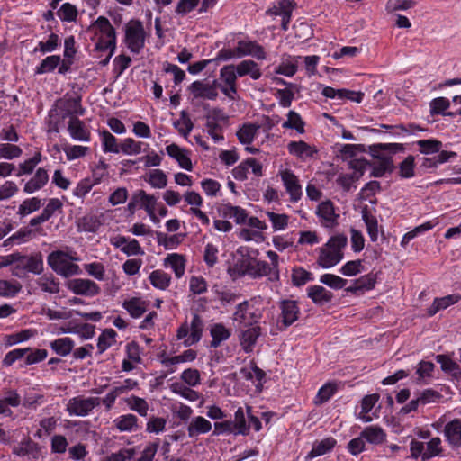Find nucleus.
<instances>
[{
  "instance_id": "nucleus-1",
  "label": "nucleus",
  "mask_w": 461,
  "mask_h": 461,
  "mask_svg": "<svg viewBox=\"0 0 461 461\" xmlns=\"http://www.w3.org/2000/svg\"><path fill=\"white\" fill-rule=\"evenodd\" d=\"M267 256L270 263L259 260L256 258H249L243 259L240 266L235 265L233 268H230V273H237L239 276H249L253 279H258L267 276L271 282L278 281L280 278L279 273V256L276 252L268 250Z\"/></svg>"
},
{
  "instance_id": "nucleus-2",
  "label": "nucleus",
  "mask_w": 461,
  "mask_h": 461,
  "mask_svg": "<svg viewBox=\"0 0 461 461\" xmlns=\"http://www.w3.org/2000/svg\"><path fill=\"white\" fill-rule=\"evenodd\" d=\"M404 146L401 143H377L368 147L369 154L377 159L376 163L373 164L371 176L382 177L385 173L393 172L394 166L391 156L384 154L388 152L395 154L404 151Z\"/></svg>"
},
{
  "instance_id": "nucleus-3",
  "label": "nucleus",
  "mask_w": 461,
  "mask_h": 461,
  "mask_svg": "<svg viewBox=\"0 0 461 461\" xmlns=\"http://www.w3.org/2000/svg\"><path fill=\"white\" fill-rule=\"evenodd\" d=\"M348 239L345 235H336L321 247L317 264L325 269L330 268L339 263L344 256L343 249L347 246Z\"/></svg>"
},
{
  "instance_id": "nucleus-4",
  "label": "nucleus",
  "mask_w": 461,
  "mask_h": 461,
  "mask_svg": "<svg viewBox=\"0 0 461 461\" xmlns=\"http://www.w3.org/2000/svg\"><path fill=\"white\" fill-rule=\"evenodd\" d=\"M94 26L100 32L99 39L95 44V50L109 51L107 57L100 61L102 66H105L109 63L116 48V32L110 21L104 16H99L95 22Z\"/></svg>"
},
{
  "instance_id": "nucleus-5",
  "label": "nucleus",
  "mask_w": 461,
  "mask_h": 461,
  "mask_svg": "<svg viewBox=\"0 0 461 461\" xmlns=\"http://www.w3.org/2000/svg\"><path fill=\"white\" fill-rule=\"evenodd\" d=\"M77 260L78 258L76 256V253L72 255L62 250L52 251L47 258V262L50 268L58 275L66 278L81 273L79 266L71 262Z\"/></svg>"
},
{
  "instance_id": "nucleus-6",
  "label": "nucleus",
  "mask_w": 461,
  "mask_h": 461,
  "mask_svg": "<svg viewBox=\"0 0 461 461\" xmlns=\"http://www.w3.org/2000/svg\"><path fill=\"white\" fill-rule=\"evenodd\" d=\"M17 260L12 267V275L18 278H24L27 273L41 275L43 272V258L41 252L32 255H23L16 252Z\"/></svg>"
},
{
  "instance_id": "nucleus-7",
  "label": "nucleus",
  "mask_w": 461,
  "mask_h": 461,
  "mask_svg": "<svg viewBox=\"0 0 461 461\" xmlns=\"http://www.w3.org/2000/svg\"><path fill=\"white\" fill-rule=\"evenodd\" d=\"M411 456L414 459L420 458L422 461L429 460L441 455L443 449L441 439L438 437L432 438L426 444L416 439L410 443Z\"/></svg>"
},
{
  "instance_id": "nucleus-8",
  "label": "nucleus",
  "mask_w": 461,
  "mask_h": 461,
  "mask_svg": "<svg viewBox=\"0 0 461 461\" xmlns=\"http://www.w3.org/2000/svg\"><path fill=\"white\" fill-rule=\"evenodd\" d=\"M146 33L139 20H131L125 25V44L134 54H139L145 45Z\"/></svg>"
},
{
  "instance_id": "nucleus-9",
  "label": "nucleus",
  "mask_w": 461,
  "mask_h": 461,
  "mask_svg": "<svg viewBox=\"0 0 461 461\" xmlns=\"http://www.w3.org/2000/svg\"><path fill=\"white\" fill-rule=\"evenodd\" d=\"M205 129L207 133L211 136L215 143L221 142L224 140L222 134L221 123L228 121V116L219 108H214L210 111L205 116Z\"/></svg>"
},
{
  "instance_id": "nucleus-10",
  "label": "nucleus",
  "mask_w": 461,
  "mask_h": 461,
  "mask_svg": "<svg viewBox=\"0 0 461 461\" xmlns=\"http://www.w3.org/2000/svg\"><path fill=\"white\" fill-rule=\"evenodd\" d=\"M100 403L101 399L98 397L84 398L83 396H76L69 399L66 410L70 416L85 417Z\"/></svg>"
},
{
  "instance_id": "nucleus-11",
  "label": "nucleus",
  "mask_w": 461,
  "mask_h": 461,
  "mask_svg": "<svg viewBox=\"0 0 461 461\" xmlns=\"http://www.w3.org/2000/svg\"><path fill=\"white\" fill-rule=\"evenodd\" d=\"M261 317V311L249 304L248 301L239 303L233 314L234 321L244 326L258 322Z\"/></svg>"
},
{
  "instance_id": "nucleus-12",
  "label": "nucleus",
  "mask_w": 461,
  "mask_h": 461,
  "mask_svg": "<svg viewBox=\"0 0 461 461\" xmlns=\"http://www.w3.org/2000/svg\"><path fill=\"white\" fill-rule=\"evenodd\" d=\"M67 287L77 295L94 297L100 294V286L93 280L86 278H74L67 282Z\"/></svg>"
},
{
  "instance_id": "nucleus-13",
  "label": "nucleus",
  "mask_w": 461,
  "mask_h": 461,
  "mask_svg": "<svg viewBox=\"0 0 461 461\" xmlns=\"http://www.w3.org/2000/svg\"><path fill=\"white\" fill-rule=\"evenodd\" d=\"M217 85V80H213L212 83L196 80L189 86L188 90L194 98L215 100L218 96Z\"/></svg>"
},
{
  "instance_id": "nucleus-14",
  "label": "nucleus",
  "mask_w": 461,
  "mask_h": 461,
  "mask_svg": "<svg viewBox=\"0 0 461 461\" xmlns=\"http://www.w3.org/2000/svg\"><path fill=\"white\" fill-rule=\"evenodd\" d=\"M280 176L286 192L290 195V201L293 203L298 202L303 193L297 176L290 169L281 171Z\"/></svg>"
},
{
  "instance_id": "nucleus-15",
  "label": "nucleus",
  "mask_w": 461,
  "mask_h": 461,
  "mask_svg": "<svg viewBox=\"0 0 461 461\" xmlns=\"http://www.w3.org/2000/svg\"><path fill=\"white\" fill-rule=\"evenodd\" d=\"M280 321L285 327L291 326L298 320L300 310L297 303L294 300H282L279 303Z\"/></svg>"
},
{
  "instance_id": "nucleus-16",
  "label": "nucleus",
  "mask_w": 461,
  "mask_h": 461,
  "mask_svg": "<svg viewBox=\"0 0 461 461\" xmlns=\"http://www.w3.org/2000/svg\"><path fill=\"white\" fill-rule=\"evenodd\" d=\"M238 58L252 56L258 60L266 59L264 48L256 41H239L237 42Z\"/></svg>"
},
{
  "instance_id": "nucleus-17",
  "label": "nucleus",
  "mask_w": 461,
  "mask_h": 461,
  "mask_svg": "<svg viewBox=\"0 0 461 461\" xmlns=\"http://www.w3.org/2000/svg\"><path fill=\"white\" fill-rule=\"evenodd\" d=\"M317 215L321 219V224L326 228H332L338 224L339 214L335 212V208L330 201H324L317 207Z\"/></svg>"
},
{
  "instance_id": "nucleus-18",
  "label": "nucleus",
  "mask_w": 461,
  "mask_h": 461,
  "mask_svg": "<svg viewBox=\"0 0 461 461\" xmlns=\"http://www.w3.org/2000/svg\"><path fill=\"white\" fill-rule=\"evenodd\" d=\"M68 131L70 137L78 141L88 142L90 140V131L86 127L83 121L77 116H71L68 122Z\"/></svg>"
},
{
  "instance_id": "nucleus-19",
  "label": "nucleus",
  "mask_w": 461,
  "mask_h": 461,
  "mask_svg": "<svg viewBox=\"0 0 461 461\" xmlns=\"http://www.w3.org/2000/svg\"><path fill=\"white\" fill-rule=\"evenodd\" d=\"M444 436L452 448L461 447V420L455 419L444 427Z\"/></svg>"
},
{
  "instance_id": "nucleus-20",
  "label": "nucleus",
  "mask_w": 461,
  "mask_h": 461,
  "mask_svg": "<svg viewBox=\"0 0 461 461\" xmlns=\"http://www.w3.org/2000/svg\"><path fill=\"white\" fill-rule=\"evenodd\" d=\"M376 283V274L368 273L353 281V284L346 288L348 293L358 294L372 290Z\"/></svg>"
},
{
  "instance_id": "nucleus-21",
  "label": "nucleus",
  "mask_w": 461,
  "mask_h": 461,
  "mask_svg": "<svg viewBox=\"0 0 461 461\" xmlns=\"http://www.w3.org/2000/svg\"><path fill=\"white\" fill-rule=\"evenodd\" d=\"M287 150L291 155L303 160L312 158L317 153L314 146H311L303 140L289 142L287 144Z\"/></svg>"
},
{
  "instance_id": "nucleus-22",
  "label": "nucleus",
  "mask_w": 461,
  "mask_h": 461,
  "mask_svg": "<svg viewBox=\"0 0 461 461\" xmlns=\"http://www.w3.org/2000/svg\"><path fill=\"white\" fill-rule=\"evenodd\" d=\"M49 181V174L45 168L40 167L36 170L34 176L25 183L23 192L33 194L46 185Z\"/></svg>"
},
{
  "instance_id": "nucleus-23",
  "label": "nucleus",
  "mask_w": 461,
  "mask_h": 461,
  "mask_svg": "<svg viewBox=\"0 0 461 461\" xmlns=\"http://www.w3.org/2000/svg\"><path fill=\"white\" fill-rule=\"evenodd\" d=\"M166 150L167 155L176 159L182 168L188 171L192 170L193 165L186 149H182L178 145L173 143L167 146Z\"/></svg>"
},
{
  "instance_id": "nucleus-24",
  "label": "nucleus",
  "mask_w": 461,
  "mask_h": 461,
  "mask_svg": "<svg viewBox=\"0 0 461 461\" xmlns=\"http://www.w3.org/2000/svg\"><path fill=\"white\" fill-rule=\"evenodd\" d=\"M13 453L18 456H31L37 459L41 455V449L37 443L30 438L23 439L13 448Z\"/></svg>"
},
{
  "instance_id": "nucleus-25",
  "label": "nucleus",
  "mask_w": 461,
  "mask_h": 461,
  "mask_svg": "<svg viewBox=\"0 0 461 461\" xmlns=\"http://www.w3.org/2000/svg\"><path fill=\"white\" fill-rule=\"evenodd\" d=\"M238 77L249 76L252 79H259L262 76L259 66L252 59H244L235 65Z\"/></svg>"
},
{
  "instance_id": "nucleus-26",
  "label": "nucleus",
  "mask_w": 461,
  "mask_h": 461,
  "mask_svg": "<svg viewBox=\"0 0 461 461\" xmlns=\"http://www.w3.org/2000/svg\"><path fill=\"white\" fill-rule=\"evenodd\" d=\"M212 429V423L203 416L194 417L187 426V434L191 438L206 434Z\"/></svg>"
},
{
  "instance_id": "nucleus-27",
  "label": "nucleus",
  "mask_w": 461,
  "mask_h": 461,
  "mask_svg": "<svg viewBox=\"0 0 461 461\" xmlns=\"http://www.w3.org/2000/svg\"><path fill=\"white\" fill-rule=\"evenodd\" d=\"M203 330V320L198 314H194L189 326V336L184 340L183 344L189 347L197 343L202 338Z\"/></svg>"
},
{
  "instance_id": "nucleus-28",
  "label": "nucleus",
  "mask_w": 461,
  "mask_h": 461,
  "mask_svg": "<svg viewBox=\"0 0 461 461\" xmlns=\"http://www.w3.org/2000/svg\"><path fill=\"white\" fill-rule=\"evenodd\" d=\"M196 357L197 353L195 350L187 349L180 355L162 359L161 363L165 367L168 369L169 373H174L176 371V368L174 367L175 365L192 362L196 358Z\"/></svg>"
},
{
  "instance_id": "nucleus-29",
  "label": "nucleus",
  "mask_w": 461,
  "mask_h": 461,
  "mask_svg": "<svg viewBox=\"0 0 461 461\" xmlns=\"http://www.w3.org/2000/svg\"><path fill=\"white\" fill-rule=\"evenodd\" d=\"M307 295L315 304L319 305L330 303L333 298L332 293L321 285L309 286Z\"/></svg>"
},
{
  "instance_id": "nucleus-30",
  "label": "nucleus",
  "mask_w": 461,
  "mask_h": 461,
  "mask_svg": "<svg viewBox=\"0 0 461 461\" xmlns=\"http://www.w3.org/2000/svg\"><path fill=\"white\" fill-rule=\"evenodd\" d=\"M113 424L120 432H133L139 429L138 418L131 413L117 417L113 420Z\"/></svg>"
},
{
  "instance_id": "nucleus-31",
  "label": "nucleus",
  "mask_w": 461,
  "mask_h": 461,
  "mask_svg": "<svg viewBox=\"0 0 461 461\" xmlns=\"http://www.w3.org/2000/svg\"><path fill=\"white\" fill-rule=\"evenodd\" d=\"M260 334L261 328L259 326H253L242 331L240 336V345L246 352L252 351Z\"/></svg>"
},
{
  "instance_id": "nucleus-32",
  "label": "nucleus",
  "mask_w": 461,
  "mask_h": 461,
  "mask_svg": "<svg viewBox=\"0 0 461 461\" xmlns=\"http://www.w3.org/2000/svg\"><path fill=\"white\" fill-rule=\"evenodd\" d=\"M461 295L449 294L440 298H435L432 304L428 308L427 313L429 316L435 315L438 312L447 308L459 302Z\"/></svg>"
},
{
  "instance_id": "nucleus-33",
  "label": "nucleus",
  "mask_w": 461,
  "mask_h": 461,
  "mask_svg": "<svg viewBox=\"0 0 461 461\" xmlns=\"http://www.w3.org/2000/svg\"><path fill=\"white\" fill-rule=\"evenodd\" d=\"M361 436L365 441L373 444H383L386 439V434L384 429L378 426H368L361 431Z\"/></svg>"
},
{
  "instance_id": "nucleus-34",
  "label": "nucleus",
  "mask_w": 461,
  "mask_h": 461,
  "mask_svg": "<svg viewBox=\"0 0 461 461\" xmlns=\"http://www.w3.org/2000/svg\"><path fill=\"white\" fill-rule=\"evenodd\" d=\"M164 265L170 267L177 278L182 277L185 274V261L184 256L180 254H168L164 259Z\"/></svg>"
},
{
  "instance_id": "nucleus-35",
  "label": "nucleus",
  "mask_w": 461,
  "mask_h": 461,
  "mask_svg": "<svg viewBox=\"0 0 461 461\" xmlns=\"http://www.w3.org/2000/svg\"><path fill=\"white\" fill-rule=\"evenodd\" d=\"M36 284L41 291L50 294H59L60 291L59 281L52 274L41 276L37 279Z\"/></svg>"
},
{
  "instance_id": "nucleus-36",
  "label": "nucleus",
  "mask_w": 461,
  "mask_h": 461,
  "mask_svg": "<svg viewBox=\"0 0 461 461\" xmlns=\"http://www.w3.org/2000/svg\"><path fill=\"white\" fill-rule=\"evenodd\" d=\"M122 306L132 318H140L147 311L146 302L138 297L125 300Z\"/></svg>"
},
{
  "instance_id": "nucleus-37",
  "label": "nucleus",
  "mask_w": 461,
  "mask_h": 461,
  "mask_svg": "<svg viewBox=\"0 0 461 461\" xmlns=\"http://www.w3.org/2000/svg\"><path fill=\"white\" fill-rule=\"evenodd\" d=\"M210 334L212 338L211 341L212 348H218L221 342L230 337V331L222 323H215L211 326Z\"/></svg>"
},
{
  "instance_id": "nucleus-38",
  "label": "nucleus",
  "mask_w": 461,
  "mask_h": 461,
  "mask_svg": "<svg viewBox=\"0 0 461 461\" xmlns=\"http://www.w3.org/2000/svg\"><path fill=\"white\" fill-rule=\"evenodd\" d=\"M50 346L57 355L66 357L72 352L75 343L70 338L64 337L51 341Z\"/></svg>"
},
{
  "instance_id": "nucleus-39",
  "label": "nucleus",
  "mask_w": 461,
  "mask_h": 461,
  "mask_svg": "<svg viewBox=\"0 0 461 461\" xmlns=\"http://www.w3.org/2000/svg\"><path fill=\"white\" fill-rule=\"evenodd\" d=\"M336 445L333 438H326L313 445L312 450L308 453L306 458L312 459L330 452Z\"/></svg>"
},
{
  "instance_id": "nucleus-40",
  "label": "nucleus",
  "mask_w": 461,
  "mask_h": 461,
  "mask_svg": "<svg viewBox=\"0 0 461 461\" xmlns=\"http://www.w3.org/2000/svg\"><path fill=\"white\" fill-rule=\"evenodd\" d=\"M173 126L180 135L187 139L194 128V122L190 119L188 113L183 110L180 113L179 119L173 122Z\"/></svg>"
},
{
  "instance_id": "nucleus-41",
  "label": "nucleus",
  "mask_w": 461,
  "mask_h": 461,
  "mask_svg": "<svg viewBox=\"0 0 461 461\" xmlns=\"http://www.w3.org/2000/svg\"><path fill=\"white\" fill-rule=\"evenodd\" d=\"M235 435H249V425L247 424L245 411L242 407H239L234 413V420H231Z\"/></svg>"
},
{
  "instance_id": "nucleus-42",
  "label": "nucleus",
  "mask_w": 461,
  "mask_h": 461,
  "mask_svg": "<svg viewBox=\"0 0 461 461\" xmlns=\"http://www.w3.org/2000/svg\"><path fill=\"white\" fill-rule=\"evenodd\" d=\"M101 143L104 153H119L121 145L117 143V139L108 131H100Z\"/></svg>"
},
{
  "instance_id": "nucleus-43",
  "label": "nucleus",
  "mask_w": 461,
  "mask_h": 461,
  "mask_svg": "<svg viewBox=\"0 0 461 461\" xmlns=\"http://www.w3.org/2000/svg\"><path fill=\"white\" fill-rule=\"evenodd\" d=\"M132 199L136 203H140V206L147 212H155L157 198L152 194H148L144 190H139L134 193Z\"/></svg>"
},
{
  "instance_id": "nucleus-44",
  "label": "nucleus",
  "mask_w": 461,
  "mask_h": 461,
  "mask_svg": "<svg viewBox=\"0 0 461 461\" xmlns=\"http://www.w3.org/2000/svg\"><path fill=\"white\" fill-rule=\"evenodd\" d=\"M223 215L233 219L237 224H243L248 220V213L245 209L240 206L226 204L223 207Z\"/></svg>"
},
{
  "instance_id": "nucleus-45",
  "label": "nucleus",
  "mask_w": 461,
  "mask_h": 461,
  "mask_svg": "<svg viewBox=\"0 0 461 461\" xmlns=\"http://www.w3.org/2000/svg\"><path fill=\"white\" fill-rule=\"evenodd\" d=\"M65 112L63 118H66L67 116L70 118L71 116L77 117L78 115H84L86 110L81 105V97L75 96L68 98L65 101Z\"/></svg>"
},
{
  "instance_id": "nucleus-46",
  "label": "nucleus",
  "mask_w": 461,
  "mask_h": 461,
  "mask_svg": "<svg viewBox=\"0 0 461 461\" xmlns=\"http://www.w3.org/2000/svg\"><path fill=\"white\" fill-rule=\"evenodd\" d=\"M41 207V200L38 197H32L25 199L19 205L17 215L20 218H24L25 216L32 214L34 212H37Z\"/></svg>"
},
{
  "instance_id": "nucleus-47",
  "label": "nucleus",
  "mask_w": 461,
  "mask_h": 461,
  "mask_svg": "<svg viewBox=\"0 0 461 461\" xmlns=\"http://www.w3.org/2000/svg\"><path fill=\"white\" fill-rule=\"evenodd\" d=\"M170 390L176 394L181 395L183 398L190 401V402H195L197 401L201 394L191 389L190 387L185 386V384L176 382L171 384Z\"/></svg>"
},
{
  "instance_id": "nucleus-48",
  "label": "nucleus",
  "mask_w": 461,
  "mask_h": 461,
  "mask_svg": "<svg viewBox=\"0 0 461 461\" xmlns=\"http://www.w3.org/2000/svg\"><path fill=\"white\" fill-rule=\"evenodd\" d=\"M436 359L438 363L441 365V369L446 372L449 373L455 377H460L461 376V368L460 366L453 361L451 358L445 355H438L436 357Z\"/></svg>"
},
{
  "instance_id": "nucleus-49",
  "label": "nucleus",
  "mask_w": 461,
  "mask_h": 461,
  "mask_svg": "<svg viewBox=\"0 0 461 461\" xmlns=\"http://www.w3.org/2000/svg\"><path fill=\"white\" fill-rule=\"evenodd\" d=\"M149 281L153 286L160 290L167 289L171 282L170 276L162 270H154L150 273Z\"/></svg>"
},
{
  "instance_id": "nucleus-50",
  "label": "nucleus",
  "mask_w": 461,
  "mask_h": 461,
  "mask_svg": "<svg viewBox=\"0 0 461 461\" xmlns=\"http://www.w3.org/2000/svg\"><path fill=\"white\" fill-rule=\"evenodd\" d=\"M61 58L59 55H51L45 58L35 68V74L41 75L54 71L59 65Z\"/></svg>"
},
{
  "instance_id": "nucleus-51",
  "label": "nucleus",
  "mask_w": 461,
  "mask_h": 461,
  "mask_svg": "<svg viewBox=\"0 0 461 461\" xmlns=\"http://www.w3.org/2000/svg\"><path fill=\"white\" fill-rule=\"evenodd\" d=\"M292 284L294 286H302L313 280L312 274L302 267H295L291 273Z\"/></svg>"
},
{
  "instance_id": "nucleus-52",
  "label": "nucleus",
  "mask_w": 461,
  "mask_h": 461,
  "mask_svg": "<svg viewBox=\"0 0 461 461\" xmlns=\"http://www.w3.org/2000/svg\"><path fill=\"white\" fill-rule=\"evenodd\" d=\"M258 129H259V126L256 125V124H252V123L244 124L237 131V137L242 144H250L253 141Z\"/></svg>"
},
{
  "instance_id": "nucleus-53",
  "label": "nucleus",
  "mask_w": 461,
  "mask_h": 461,
  "mask_svg": "<svg viewBox=\"0 0 461 461\" xmlns=\"http://www.w3.org/2000/svg\"><path fill=\"white\" fill-rule=\"evenodd\" d=\"M116 332L113 329L104 330L98 337L97 348L99 354H103L107 348L113 346L116 340Z\"/></svg>"
},
{
  "instance_id": "nucleus-54",
  "label": "nucleus",
  "mask_w": 461,
  "mask_h": 461,
  "mask_svg": "<svg viewBox=\"0 0 461 461\" xmlns=\"http://www.w3.org/2000/svg\"><path fill=\"white\" fill-rule=\"evenodd\" d=\"M146 181L153 188L162 189L167 185V176L161 169H152L149 172Z\"/></svg>"
},
{
  "instance_id": "nucleus-55",
  "label": "nucleus",
  "mask_w": 461,
  "mask_h": 461,
  "mask_svg": "<svg viewBox=\"0 0 461 461\" xmlns=\"http://www.w3.org/2000/svg\"><path fill=\"white\" fill-rule=\"evenodd\" d=\"M128 407L131 410L139 413L142 417H146L149 411V403L143 398L131 395V397L125 400Z\"/></svg>"
},
{
  "instance_id": "nucleus-56",
  "label": "nucleus",
  "mask_w": 461,
  "mask_h": 461,
  "mask_svg": "<svg viewBox=\"0 0 461 461\" xmlns=\"http://www.w3.org/2000/svg\"><path fill=\"white\" fill-rule=\"evenodd\" d=\"M283 128L294 129L298 133L304 132V122L299 113L294 111H289L287 120L283 122Z\"/></svg>"
},
{
  "instance_id": "nucleus-57",
  "label": "nucleus",
  "mask_w": 461,
  "mask_h": 461,
  "mask_svg": "<svg viewBox=\"0 0 461 461\" xmlns=\"http://www.w3.org/2000/svg\"><path fill=\"white\" fill-rule=\"evenodd\" d=\"M60 45V39L56 33H51L46 41H40L33 50L34 52L40 51L42 54L54 51Z\"/></svg>"
},
{
  "instance_id": "nucleus-58",
  "label": "nucleus",
  "mask_w": 461,
  "mask_h": 461,
  "mask_svg": "<svg viewBox=\"0 0 461 461\" xmlns=\"http://www.w3.org/2000/svg\"><path fill=\"white\" fill-rule=\"evenodd\" d=\"M41 152H36L32 158L20 163L16 176L32 174L37 165L41 161Z\"/></svg>"
},
{
  "instance_id": "nucleus-59",
  "label": "nucleus",
  "mask_w": 461,
  "mask_h": 461,
  "mask_svg": "<svg viewBox=\"0 0 461 461\" xmlns=\"http://www.w3.org/2000/svg\"><path fill=\"white\" fill-rule=\"evenodd\" d=\"M362 218L371 240L376 241L378 238V223L376 218L369 214L366 209L362 212Z\"/></svg>"
},
{
  "instance_id": "nucleus-60",
  "label": "nucleus",
  "mask_w": 461,
  "mask_h": 461,
  "mask_svg": "<svg viewBox=\"0 0 461 461\" xmlns=\"http://www.w3.org/2000/svg\"><path fill=\"white\" fill-rule=\"evenodd\" d=\"M320 282L335 290L344 288L348 283L346 279L334 274L321 275L320 277Z\"/></svg>"
},
{
  "instance_id": "nucleus-61",
  "label": "nucleus",
  "mask_w": 461,
  "mask_h": 461,
  "mask_svg": "<svg viewBox=\"0 0 461 461\" xmlns=\"http://www.w3.org/2000/svg\"><path fill=\"white\" fill-rule=\"evenodd\" d=\"M267 216L272 223L275 231L283 230L288 225L289 217L285 213H276L274 212H267Z\"/></svg>"
},
{
  "instance_id": "nucleus-62",
  "label": "nucleus",
  "mask_w": 461,
  "mask_h": 461,
  "mask_svg": "<svg viewBox=\"0 0 461 461\" xmlns=\"http://www.w3.org/2000/svg\"><path fill=\"white\" fill-rule=\"evenodd\" d=\"M21 288V285L16 281L0 280V296L14 297Z\"/></svg>"
},
{
  "instance_id": "nucleus-63",
  "label": "nucleus",
  "mask_w": 461,
  "mask_h": 461,
  "mask_svg": "<svg viewBox=\"0 0 461 461\" xmlns=\"http://www.w3.org/2000/svg\"><path fill=\"white\" fill-rule=\"evenodd\" d=\"M423 154H434L440 150L442 142L437 140H420L416 142Z\"/></svg>"
},
{
  "instance_id": "nucleus-64",
  "label": "nucleus",
  "mask_w": 461,
  "mask_h": 461,
  "mask_svg": "<svg viewBox=\"0 0 461 461\" xmlns=\"http://www.w3.org/2000/svg\"><path fill=\"white\" fill-rule=\"evenodd\" d=\"M435 368V365L430 361H420L416 368V374L418 375L417 383H420L426 378H429L432 376L433 370Z\"/></svg>"
}]
</instances>
